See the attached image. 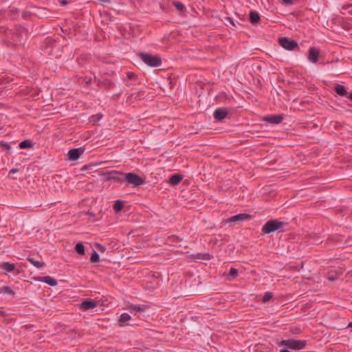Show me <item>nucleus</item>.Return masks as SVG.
Here are the masks:
<instances>
[{
    "mask_svg": "<svg viewBox=\"0 0 352 352\" xmlns=\"http://www.w3.org/2000/svg\"><path fill=\"white\" fill-rule=\"evenodd\" d=\"M119 183H126V186L139 187L145 182V179L134 173H124L120 172Z\"/></svg>",
    "mask_w": 352,
    "mask_h": 352,
    "instance_id": "f257e3e1",
    "label": "nucleus"
},
{
    "mask_svg": "<svg viewBox=\"0 0 352 352\" xmlns=\"http://www.w3.org/2000/svg\"><path fill=\"white\" fill-rule=\"evenodd\" d=\"M287 226V223L280 221L277 219L268 220L262 227V234H269L276 231L285 232L283 228Z\"/></svg>",
    "mask_w": 352,
    "mask_h": 352,
    "instance_id": "f03ea898",
    "label": "nucleus"
},
{
    "mask_svg": "<svg viewBox=\"0 0 352 352\" xmlns=\"http://www.w3.org/2000/svg\"><path fill=\"white\" fill-rule=\"evenodd\" d=\"M278 345L280 347L284 346L292 350L298 351L303 349L306 346L307 341L291 338L280 341Z\"/></svg>",
    "mask_w": 352,
    "mask_h": 352,
    "instance_id": "7ed1b4c3",
    "label": "nucleus"
},
{
    "mask_svg": "<svg viewBox=\"0 0 352 352\" xmlns=\"http://www.w3.org/2000/svg\"><path fill=\"white\" fill-rule=\"evenodd\" d=\"M139 58L148 66L152 67H159L162 65V60L160 56L151 54L140 52L138 54Z\"/></svg>",
    "mask_w": 352,
    "mask_h": 352,
    "instance_id": "20e7f679",
    "label": "nucleus"
},
{
    "mask_svg": "<svg viewBox=\"0 0 352 352\" xmlns=\"http://www.w3.org/2000/svg\"><path fill=\"white\" fill-rule=\"evenodd\" d=\"M100 175L103 176L102 181L109 182L113 181L119 183L120 179V171L111 170V171H101Z\"/></svg>",
    "mask_w": 352,
    "mask_h": 352,
    "instance_id": "39448f33",
    "label": "nucleus"
},
{
    "mask_svg": "<svg viewBox=\"0 0 352 352\" xmlns=\"http://www.w3.org/2000/svg\"><path fill=\"white\" fill-rule=\"evenodd\" d=\"M278 43L282 47L287 50H294L296 48H298V43L296 41L290 39L287 37L279 38Z\"/></svg>",
    "mask_w": 352,
    "mask_h": 352,
    "instance_id": "423d86ee",
    "label": "nucleus"
},
{
    "mask_svg": "<svg viewBox=\"0 0 352 352\" xmlns=\"http://www.w3.org/2000/svg\"><path fill=\"white\" fill-rule=\"evenodd\" d=\"M252 215L246 213H240L227 219V222L230 223H236V222L245 221L252 219Z\"/></svg>",
    "mask_w": 352,
    "mask_h": 352,
    "instance_id": "0eeeda50",
    "label": "nucleus"
},
{
    "mask_svg": "<svg viewBox=\"0 0 352 352\" xmlns=\"http://www.w3.org/2000/svg\"><path fill=\"white\" fill-rule=\"evenodd\" d=\"M84 153V148L82 147L72 148L67 153V159L69 161H76Z\"/></svg>",
    "mask_w": 352,
    "mask_h": 352,
    "instance_id": "6e6552de",
    "label": "nucleus"
},
{
    "mask_svg": "<svg viewBox=\"0 0 352 352\" xmlns=\"http://www.w3.org/2000/svg\"><path fill=\"white\" fill-rule=\"evenodd\" d=\"M98 303L93 299H85L79 305L82 311H87L97 307Z\"/></svg>",
    "mask_w": 352,
    "mask_h": 352,
    "instance_id": "1a4fd4ad",
    "label": "nucleus"
},
{
    "mask_svg": "<svg viewBox=\"0 0 352 352\" xmlns=\"http://www.w3.org/2000/svg\"><path fill=\"white\" fill-rule=\"evenodd\" d=\"M320 54L319 50L316 47H311L308 52V60L312 63H316Z\"/></svg>",
    "mask_w": 352,
    "mask_h": 352,
    "instance_id": "9d476101",
    "label": "nucleus"
},
{
    "mask_svg": "<svg viewBox=\"0 0 352 352\" xmlns=\"http://www.w3.org/2000/svg\"><path fill=\"white\" fill-rule=\"evenodd\" d=\"M228 113V111L226 109L218 108L214 111L213 116L217 122H221L227 117Z\"/></svg>",
    "mask_w": 352,
    "mask_h": 352,
    "instance_id": "9b49d317",
    "label": "nucleus"
},
{
    "mask_svg": "<svg viewBox=\"0 0 352 352\" xmlns=\"http://www.w3.org/2000/svg\"><path fill=\"white\" fill-rule=\"evenodd\" d=\"M283 116L281 114L267 116L263 119V120L273 124H279L283 121Z\"/></svg>",
    "mask_w": 352,
    "mask_h": 352,
    "instance_id": "f8f14e48",
    "label": "nucleus"
},
{
    "mask_svg": "<svg viewBox=\"0 0 352 352\" xmlns=\"http://www.w3.org/2000/svg\"><path fill=\"white\" fill-rule=\"evenodd\" d=\"M36 280L40 282L45 283L50 286H56L58 283L57 280L50 276H39L36 278Z\"/></svg>",
    "mask_w": 352,
    "mask_h": 352,
    "instance_id": "ddd939ff",
    "label": "nucleus"
},
{
    "mask_svg": "<svg viewBox=\"0 0 352 352\" xmlns=\"http://www.w3.org/2000/svg\"><path fill=\"white\" fill-rule=\"evenodd\" d=\"M183 179V176L180 174H173L172 175L168 180V183L172 186L177 185L181 182Z\"/></svg>",
    "mask_w": 352,
    "mask_h": 352,
    "instance_id": "4468645a",
    "label": "nucleus"
},
{
    "mask_svg": "<svg viewBox=\"0 0 352 352\" xmlns=\"http://www.w3.org/2000/svg\"><path fill=\"white\" fill-rule=\"evenodd\" d=\"M0 268L3 270L6 274L7 272H13L15 270V265L13 263L3 262L0 264Z\"/></svg>",
    "mask_w": 352,
    "mask_h": 352,
    "instance_id": "2eb2a0df",
    "label": "nucleus"
},
{
    "mask_svg": "<svg viewBox=\"0 0 352 352\" xmlns=\"http://www.w3.org/2000/svg\"><path fill=\"white\" fill-rule=\"evenodd\" d=\"M146 305H131L129 307L131 313H142L145 311Z\"/></svg>",
    "mask_w": 352,
    "mask_h": 352,
    "instance_id": "dca6fc26",
    "label": "nucleus"
},
{
    "mask_svg": "<svg viewBox=\"0 0 352 352\" xmlns=\"http://www.w3.org/2000/svg\"><path fill=\"white\" fill-rule=\"evenodd\" d=\"M250 21L252 24H257L260 21V15L256 11L250 12Z\"/></svg>",
    "mask_w": 352,
    "mask_h": 352,
    "instance_id": "f3484780",
    "label": "nucleus"
},
{
    "mask_svg": "<svg viewBox=\"0 0 352 352\" xmlns=\"http://www.w3.org/2000/svg\"><path fill=\"white\" fill-rule=\"evenodd\" d=\"M336 94L340 96H344L352 102V91L349 93L347 89H335Z\"/></svg>",
    "mask_w": 352,
    "mask_h": 352,
    "instance_id": "a211bd4d",
    "label": "nucleus"
},
{
    "mask_svg": "<svg viewBox=\"0 0 352 352\" xmlns=\"http://www.w3.org/2000/svg\"><path fill=\"white\" fill-rule=\"evenodd\" d=\"M19 146L21 149L30 148L33 147V144L30 140H25L19 144Z\"/></svg>",
    "mask_w": 352,
    "mask_h": 352,
    "instance_id": "6ab92c4d",
    "label": "nucleus"
},
{
    "mask_svg": "<svg viewBox=\"0 0 352 352\" xmlns=\"http://www.w3.org/2000/svg\"><path fill=\"white\" fill-rule=\"evenodd\" d=\"M131 320V316L127 313H123L120 315L118 322L120 326H124V323Z\"/></svg>",
    "mask_w": 352,
    "mask_h": 352,
    "instance_id": "aec40b11",
    "label": "nucleus"
},
{
    "mask_svg": "<svg viewBox=\"0 0 352 352\" xmlns=\"http://www.w3.org/2000/svg\"><path fill=\"white\" fill-rule=\"evenodd\" d=\"M1 294H7L11 295L13 298L15 297V292L9 286H3L0 288Z\"/></svg>",
    "mask_w": 352,
    "mask_h": 352,
    "instance_id": "412c9836",
    "label": "nucleus"
},
{
    "mask_svg": "<svg viewBox=\"0 0 352 352\" xmlns=\"http://www.w3.org/2000/svg\"><path fill=\"white\" fill-rule=\"evenodd\" d=\"M27 261L38 269L43 267L45 265V263L36 261L31 257H28Z\"/></svg>",
    "mask_w": 352,
    "mask_h": 352,
    "instance_id": "4be33fe9",
    "label": "nucleus"
},
{
    "mask_svg": "<svg viewBox=\"0 0 352 352\" xmlns=\"http://www.w3.org/2000/svg\"><path fill=\"white\" fill-rule=\"evenodd\" d=\"M232 98V96H229L227 93L225 91H221L219 95L217 96L215 99L217 101L222 102L224 100H230Z\"/></svg>",
    "mask_w": 352,
    "mask_h": 352,
    "instance_id": "5701e85b",
    "label": "nucleus"
},
{
    "mask_svg": "<svg viewBox=\"0 0 352 352\" xmlns=\"http://www.w3.org/2000/svg\"><path fill=\"white\" fill-rule=\"evenodd\" d=\"M123 208V201L121 200H116L113 204V210L116 212H119Z\"/></svg>",
    "mask_w": 352,
    "mask_h": 352,
    "instance_id": "b1692460",
    "label": "nucleus"
},
{
    "mask_svg": "<svg viewBox=\"0 0 352 352\" xmlns=\"http://www.w3.org/2000/svg\"><path fill=\"white\" fill-rule=\"evenodd\" d=\"M75 251L79 254L80 255H84L85 254V247L84 245L82 243H78L75 248Z\"/></svg>",
    "mask_w": 352,
    "mask_h": 352,
    "instance_id": "393cba45",
    "label": "nucleus"
},
{
    "mask_svg": "<svg viewBox=\"0 0 352 352\" xmlns=\"http://www.w3.org/2000/svg\"><path fill=\"white\" fill-rule=\"evenodd\" d=\"M102 117H103V115L102 113H96V114L91 116L90 122H91L94 124H96Z\"/></svg>",
    "mask_w": 352,
    "mask_h": 352,
    "instance_id": "a878e982",
    "label": "nucleus"
},
{
    "mask_svg": "<svg viewBox=\"0 0 352 352\" xmlns=\"http://www.w3.org/2000/svg\"><path fill=\"white\" fill-rule=\"evenodd\" d=\"M99 260H100L99 254L95 250H93V252L91 254V257H90L91 263H95L98 262Z\"/></svg>",
    "mask_w": 352,
    "mask_h": 352,
    "instance_id": "bb28decb",
    "label": "nucleus"
},
{
    "mask_svg": "<svg viewBox=\"0 0 352 352\" xmlns=\"http://www.w3.org/2000/svg\"><path fill=\"white\" fill-rule=\"evenodd\" d=\"M173 5L178 11L182 12L185 10L184 5L179 1H173Z\"/></svg>",
    "mask_w": 352,
    "mask_h": 352,
    "instance_id": "cd10ccee",
    "label": "nucleus"
},
{
    "mask_svg": "<svg viewBox=\"0 0 352 352\" xmlns=\"http://www.w3.org/2000/svg\"><path fill=\"white\" fill-rule=\"evenodd\" d=\"M0 148L5 151H9L11 148L10 145L4 141H0Z\"/></svg>",
    "mask_w": 352,
    "mask_h": 352,
    "instance_id": "c85d7f7f",
    "label": "nucleus"
},
{
    "mask_svg": "<svg viewBox=\"0 0 352 352\" xmlns=\"http://www.w3.org/2000/svg\"><path fill=\"white\" fill-rule=\"evenodd\" d=\"M80 85H82V86H87L90 83L91 79V78L85 77V78H80Z\"/></svg>",
    "mask_w": 352,
    "mask_h": 352,
    "instance_id": "c756f323",
    "label": "nucleus"
},
{
    "mask_svg": "<svg viewBox=\"0 0 352 352\" xmlns=\"http://www.w3.org/2000/svg\"><path fill=\"white\" fill-rule=\"evenodd\" d=\"M228 276H230L232 278H236L238 276V270L236 268L231 267L228 273Z\"/></svg>",
    "mask_w": 352,
    "mask_h": 352,
    "instance_id": "7c9ffc66",
    "label": "nucleus"
},
{
    "mask_svg": "<svg viewBox=\"0 0 352 352\" xmlns=\"http://www.w3.org/2000/svg\"><path fill=\"white\" fill-rule=\"evenodd\" d=\"M212 256L210 254H198L197 258L203 260H210Z\"/></svg>",
    "mask_w": 352,
    "mask_h": 352,
    "instance_id": "2f4dec72",
    "label": "nucleus"
},
{
    "mask_svg": "<svg viewBox=\"0 0 352 352\" xmlns=\"http://www.w3.org/2000/svg\"><path fill=\"white\" fill-rule=\"evenodd\" d=\"M272 296H273L271 292H265L263 297V302H266L269 301L272 298Z\"/></svg>",
    "mask_w": 352,
    "mask_h": 352,
    "instance_id": "473e14b6",
    "label": "nucleus"
},
{
    "mask_svg": "<svg viewBox=\"0 0 352 352\" xmlns=\"http://www.w3.org/2000/svg\"><path fill=\"white\" fill-rule=\"evenodd\" d=\"M96 248L98 249L99 252L102 253H104L106 250V248L104 245L99 243L96 244Z\"/></svg>",
    "mask_w": 352,
    "mask_h": 352,
    "instance_id": "72a5a7b5",
    "label": "nucleus"
},
{
    "mask_svg": "<svg viewBox=\"0 0 352 352\" xmlns=\"http://www.w3.org/2000/svg\"><path fill=\"white\" fill-rule=\"evenodd\" d=\"M143 91H138L136 94V96H135V100H141L142 98H143Z\"/></svg>",
    "mask_w": 352,
    "mask_h": 352,
    "instance_id": "f704fd0d",
    "label": "nucleus"
},
{
    "mask_svg": "<svg viewBox=\"0 0 352 352\" xmlns=\"http://www.w3.org/2000/svg\"><path fill=\"white\" fill-rule=\"evenodd\" d=\"M282 3L286 5H291L292 3V0H281Z\"/></svg>",
    "mask_w": 352,
    "mask_h": 352,
    "instance_id": "c9c22d12",
    "label": "nucleus"
},
{
    "mask_svg": "<svg viewBox=\"0 0 352 352\" xmlns=\"http://www.w3.org/2000/svg\"><path fill=\"white\" fill-rule=\"evenodd\" d=\"M127 77L129 79H132L134 77V74L132 72H128Z\"/></svg>",
    "mask_w": 352,
    "mask_h": 352,
    "instance_id": "e433bc0d",
    "label": "nucleus"
},
{
    "mask_svg": "<svg viewBox=\"0 0 352 352\" xmlns=\"http://www.w3.org/2000/svg\"><path fill=\"white\" fill-rule=\"evenodd\" d=\"M17 172H19L18 168H12L10 170L9 174L16 173Z\"/></svg>",
    "mask_w": 352,
    "mask_h": 352,
    "instance_id": "4c0bfd02",
    "label": "nucleus"
},
{
    "mask_svg": "<svg viewBox=\"0 0 352 352\" xmlns=\"http://www.w3.org/2000/svg\"><path fill=\"white\" fill-rule=\"evenodd\" d=\"M28 90V89H23L21 91H20V94H21V96L27 95Z\"/></svg>",
    "mask_w": 352,
    "mask_h": 352,
    "instance_id": "58836bf2",
    "label": "nucleus"
},
{
    "mask_svg": "<svg viewBox=\"0 0 352 352\" xmlns=\"http://www.w3.org/2000/svg\"><path fill=\"white\" fill-rule=\"evenodd\" d=\"M120 94H121V92H119L118 94L112 95L111 97L113 98H116L119 97L120 96Z\"/></svg>",
    "mask_w": 352,
    "mask_h": 352,
    "instance_id": "ea45409f",
    "label": "nucleus"
},
{
    "mask_svg": "<svg viewBox=\"0 0 352 352\" xmlns=\"http://www.w3.org/2000/svg\"><path fill=\"white\" fill-rule=\"evenodd\" d=\"M333 88H338V89H340V88H344V87L343 85H339V84H337L335 85V87Z\"/></svg>",
    "mask_w": 352,
    "mask_h": 352,
    "instance_id": "a19ab883",
    "label": "nucleus"
},
{
    "mask_svg": "<svg viewBox=\"0 0 352 352\" xmlns=\"http://www.w3.org/2000/svg\"><path fill=\"white\" fill-rule=\"evenodd\" d=\"M287 349L288 348L285 347L284 349H282L279 352H291Z\"/></svg>",
    "mask_w": 352,
    "mask_h": 352,
    "instance_id": "79ce46f5",
    "label": "nucleus"
},
{
    "mask_svg": "<svg viewBox=\"0 0 352 352\" xmlns=\"http://www.w3.org/2000/svg\"><path fill=\"white\" fill-rule=\"evenodd\" d=\"M60 3H61L62 5H67L68 3H67V1L66 0H62V1H60Z\"/></svg>",
    "mask_w": 352,
    "mask_h": 352,
    "instance_id": "37998d69",
    "label": "nucleus"
},
{
    "mask_svg": "<svg viewBox=\"0 0 352 352\" xmlns=\"http://www.w3.org/2000/svg\"><path fill=\"white\" fill-rule=\"evenodd\" d=\"M6 316V313L3 311H0V317H3Z\"/></svg>",
    "mask_w": 352,
    "mask_h": 352,
    "instance_id": "c03bdc74",
    "label": "nucleus"
},
{
    "mask_svg": "<svg viewBox=\"0 0 352 352\" xmlns=\"http://www.w3.org/2000/svg\"><path fill=\"white\" fill-rule=\"evenodd\" d=\"M349 7H350L349 6H343V7L342 8V10H346L347 8H349Z\"/></svg>",
    "mask_w": 352,
    "mask_h": 352,
    "instance_id": "a18cd8bd",
    "label": "nucleus"
},
{
    "mask_svg": "<svg viewBox=\"0 0 352 352\" xmlns=\"http://www.w3.org/2000/svg\"><path fill=\"white\" fill-rule=\"evenodd\" d=\"M348 327H351L352 328V322H349V324H348Z\"/></svg>",
    "mask_w": 352,
    "mask_h": 352,
    "instance_id": "49530a36",
    "label": "nucleus"
},
{
    "mask_svg": "<svg viewBox=\"0 0 352 352\" xmlns=\"http://www.w3.org/2000/svg\"><path fill=\"white\" fill-rule=\"evenodd\" d=\"M351 14H352V10L349 12Z\"/></svg>",
    "mask_w": 352,
    "mask_h": 352,
    "instance_id": "de8ad7c7",
    "label": "nucleus"
},
{
    "mask_svg": "<svg viewBox=\"0 0 352 352\" xmlns=\"http://www.w3.org/2000/svg\"><path fill=\"white\" fill-rule=\"evenodd\" d=\"M84 168L87 169V166H85Z\"/></svg>",
    "mask_w": 352,
    "mask_h": 352,
    "instance_id": "09e8293b",
    "label": "nucleus"
}]
</instances>
